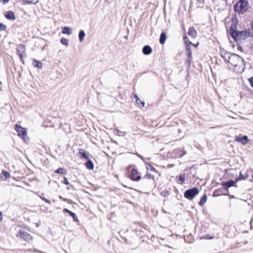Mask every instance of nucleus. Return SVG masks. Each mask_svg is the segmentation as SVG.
I'll list each match as a JSON object with an SVG mask.
<instances>
[{
  "instance_id": "nucleus-1",
  "label": "nucleus",
  "mask_w": 253,
  "mask_h": 253,
  "mask_svg": "<svg viewBox=\"0 0 253 253\" xmlns=\"http://www.w3.org/2000/svg\"><path fill=\"white\" fill-rule=\"evenodd\" d=\"M221 55L224 61L228 63L234 71L237 73H242L245 69L243 59L235 53L222 51Z\"/></svg>"
},
{
  "instance_id": "nucleus-2",
  "label": "nucleus",
  "mask_w": 253,
  "mask_h": 253,
  "mask_svg": "<svg viewBox=\"0 0 253 253\" xmlns=\"http://www.w3.org/2000/svg\"><path fill=\"white\" fill-rule=\"evenodd\" d=\"M230 34L233 38L237 42H241L247 38L251 36V33L247 31H236L234 30L232 28L230 30Z\"/></svg>"
},
{
  "instance_id": "nucleus-3",
  "label": "nucleus",
  "mask_w": 253,
  "mask_h": 253,
  "mask_svg": "<svg viewBox=\"0 0 253 253\" xmlns=\"http://www.w3.org/2000/svg\"><path fill=\"white\" fill-rule=\"evenodd\" d=\"M234 10L239 14L246 12L248 9V2L246 0H240L234 6Z\"/></svg>"
},
{
  "instance_id": "nucleus-4",
  "label": "nucleus",
  "mask_w": 253,
  "mask_h": 253,
  "mask_svg": "<svg viewBox=\"0 0 253 253\" xmlns=\"http://www.w3.org/2000/svg\"><path fill=\"white\" fill-rule=\"evenodd\" d=\"M15 129L18 133V135L21 137L25 143H28L29 142V138L28 136L26 129L17 124L15 125Z\"/></svg>"
},
{
  "instance_id": "nucleus-5",
  "label": "nucleus",
  "mask_w": 253,
  "mask_h": 253,
  "mask_svg": "<svg viewBox=\"0 0 253 253\" xmlns=\"http://www.w3.org/2000/svg\"><path fill=\"white\" fill-rule=\"evenodd\" d=\"M198 193V189L194 187L186 190L184 193V197L189 200H192Z\"/></svg>"
},
{
  "instance_id": "nucleus-6",
  "label": "nucleus",
  "mask_w": 253,
  "mask_h": 253,
  "mask_svg": "<svg viewBox=\"0 0 253 253\" xmlns=\"http://www.w3.org/2000/svg\"><path fill=\"white\" fill-rule=\"evenodd\" d=\"M17 236H19L20 238L28 242L31 241L33 239L32 236L30 234L21 231L19 232Z\"/></svg>"
},
{
  "instance_id": "nucleus-7",
  "label": "nucleus",
  "mask_w": 253,
  "mask_h": 253,
  "mask_svg": "<svg viewBox=\"0 0 253 253\" xmlns=\"http://www.w3.org/2000/svg\"><path fill=\"white\" fill-rule=\"evenodd\" d=\"M16 50L17 54L19 55L21 59L22 60L23 58L24 55L25 53L26 48L25 45L22 44L18 45L17 47Z\"/></svg>"
},
{
  "instance_id": "nucleus-8",
  "label": "nucleus",
  "mask_w": 253,
  "mask_h": 253,
  "mask_svg": "<svg viewBox=\"0 0 253 253\" xmlns=\"http://www.w3.org/2000/svg\"><path fill=\"white\" fill-rule=\"evenodd\" d=\"M130 178L132 180H139L141 178V174L136 169H132L130 174Z\"/></svg>"
},
{
  "instance_id": "nucleus-9",
  "label": "nucleus",
  "mask_w": 253,
  "mask_h": 253,
  "mask_svg": "<svg viewBox=\"0 0 253 253\" xmlns=\"http://www.w3.org/2000/svg\"><path fill=\"white\" fill-rule=\"evenodd\" d=\"M235 140L237 142L240 143L243 145H245L248 143L249 139L248 136L246 135L239 136L236 137Z\"/></svg>"
},
{
  "instance_id": "nucleus-10",
  "label": "nucleus",
  "mask_w": 253,
  "mask_h": 253,
  "mask_svg": "<svg viewBox=\"0 0 253 253\" xmlns=\"http://www.w3.org/2000/svg\"><path fill=\"white\" fill-rule=\"evenodd\" d=\"M5 17L9 20H14L15 19V16L14 13L11 11L5 12L4 13Z\"/></svg>"
},
{
  "instance_id": "nucleus-11",
  "label": "nucleus",
  "mask_w": 253,
  "mask_h": 253,
  "mask_svg": "<svg viewBox=\"0 0 253 253\" xmlns=\"http://www.w3.org/2000/svg\"><path fill=\"white\" fill-rule=\"evenodd\" d=\"M187 51V56L188 57V59H187V62L189 63V64H190L191 62V60L192 58V53L191 49L189 45L187 46L186 48Z\"/></svg>"
},
{
  "instance_id": "nucleus-12",
  "label": "nucleus",
  "mask_w": 253,
  "mask_h": 253,
  "mask_svg": "<svg viewBox=\"0 0 253 253\" xmlns=\"http://www.w3.org/2000/svg\"><path fill=\"white\" fill-rule=\"evenodd\" d=\"M235 181L229 180L226 182H223L222 183V186L226 187V188H228L231 186H236L234 185V183H235Z\"/></svg>"
},
{
  "instance_id": "nucleus-13",
  "label": "nucleus",
  "mask_w": 253,
  "mask_h": 253,
  "mask_svg": "<svg viewBox=\"0 0 253 253\" xmlns=\"http://www.w3.org/2000/svg\"><path fill=\"white\" fill-rule=\"evenodd\" d=\"M73 33L72 29L70 27H64L62 28V33L63 34H67L70 35Z\"/></svg>"
},
{
  "instance_id": "nucleus-14",
  "label": "nucleus",
  "mask_w": 253,
  "mask_h": 253,
  "mask_svg": "<svg viewBox=\"0 0 253 253\" xmlns=\"http://www.w3.org/2000/svg\"><path fill=\"white\" fill-rule=\"evenodd\" d=\"M151 47L149 45H145L143 48V53L145 55H149L152 53Z\"/></svg>"
},
{
  "instance_id": "nucleus-15",
  "label": "nucleus",
  "mask_w": 253,
  "mask_h": 253,
  "mask_svg": "<svg viewBox=\"0 0 253 253\" xmlns=\"http://www.w3.org/2000/svg\"><path fill=\"white\" fill-rule=\"evenodd\" d=\"M133 97L134 98V99H135V101H136V104L137 105V106L139 107H144V102L141 101L138 97V96L134 94V96H133Z\"/></svg>"
},
{
  "instance_id": "nucleus-16",
  "label": "nucleus",
  "mask_w": 253,
  "mask_h": 253,
  "mask_svg": "<svg viewBox=\"0 0 253 253\" xmlns=\"http://www.w3.org/2000/svg\"><path fill=\"white\" fill-rule=\"evenodd\" d=\"M188 34L192 38H195L197 36V32L193 27L189 28Z\"/></svg>"
},
{
  "instance_id": "nucleus-17",
  "label": "nucleus",
  "mask_w": 253,
  "mask_h": 253,
  "mask_svg": "<svg viewBox=\"0 0 253 253\" xmlns=\"http://www.w3.org/2000/svg\"><path fill=\"white\" fill-rule=\"evenodd\" d=\"M79 154L82 158H85V159H88V154L82 149L79 150Z\"/></svg>"
},
{
  "instance_id": "nucleus-18",
  "label": "nucleus",
  "mask_w": 253,
  "mask_h": 253,
  "mask_svg": "<svg viewBox=\"0 0 253 253\" xmlns=\"http://www.w3.org/2000/svg\"><path fill=\"white\" fill-rule=\"evenodd\" d=\"M87 169H93L94 168V165L90 160H88L85 164Z\"/></svg>"
},
{
  "instance_id": "nucleus-19",
  "label": "nucleus",
  "mask_w": 253,
  "mask_h": 253,
  "mask_svg": "<svg viewBox=\"0 0 253 253\" xmlns=\"http://www.w3.org/2000/svg\"><path fill=\"white\" fill-rule=\"evenodd\" d=\"M63 211H64V212H68V213L70 214V215L72 217H73V218H74L75 220H76V221H77V220H78V218H77V216H76V214H75V213H74V212H72L71 211H70L68 210V209H64V210H63Z\"/></svg>"
},
{
  "instance_id": "nucleus-20",
  "label": "nucleus",
  "mask_w": 253,
  "mask_h": 253,
  "mask_svg": "<svg viewBox=\"0 0 253 253\" xmlns=\"http://www.w3.org/2000/svg\"><path fill=\"white\" fill-rule=\"evenodd\" d=\"M166 39V35L165 33L163 32L160 35V42L163 44L165 42Z\"/></svg>"
},
{
  "instance_id": "nucleus-21",
  "label": "nucleus",
  "mask_w": 253,
  "mask_h": 253,
  "mask_svg": "<svg viewBox=\"0 0 253 253\" xmlns=\"http://www.w3.org/2000/svg\"><path fill=\"white\" fill-rule=\"evenodd\" d=\"M85 36V33L83 30H81L80 31L79 34V40L81 42H82L84 40Z\"/></svg>"
},
{
  "instance_id": "nucleus-22",
  "label": "nucleus",
  "mask_w": 253,
  "mask_h": 253,
  "mask_svg": "<svg viewBox=\"0 0 253 253\" xmlns=\"http://www.w3.org/2000/svg\"><path fill=\"white\" fill-rule=\"evenodd\" d=\"M207 200V197L206 195L205 194L204 195H203L202 197L201 200L199 203V205L203 206L205 204V203H206Z\"/></svg>"
},
{
  "instance_id": "nucleus-23",
  "label": "nucleus",
  "mask_w": 253,
  "mask_h": 253,
  "mask_svg": "<svg viewBox=\"0 0 253 253\" xmlns=\"http://www.w3.org/2000/svg\"><path fill=\"white\" fill-rule=\"evenodd\" d=\"M60 42L62 44L65 45L66 47L69 45V40L66 38H62L60 40Z\"/></svg>"
},
{
  "instance_id": "nucleus-24",
  "label": "nucleus",
  "mask_w": 253,
  "mask_h": 253,
  "mask_svg": "<svg viewBox=\"0 0 253 253\" xmlns=\"http://www.w3.org/2000/svg\"><path fill=\"white\" fill-rule=\"evenodd\" d=\"M34 63H35L34 64V66L38 69H41L42 67V64L41 62L35 60Z\"/></svg>"
},
{
  "instance_id": "nucleus-25",
  "label": "nucleus",
  "mask_w": 253,
  "mask_h": 253,
  "mask_svg": "<svg viewBox=\"0 0 253 253\" xmlns=\"http://www.w3.org/2000/svg\"><path fill=\"white\" fill-rule=\"evenodd\" d=\"M55 173L65 174L66 173V170L62 168H59L55 171Z\"/></svg>"
},
{
  "instance_id": "nucleus-26",
  "label": "nucleus",
  "mask_w": 253,
  "mask_h": 253,
  "mask_svg": "<svg viewBox=\"0 0 253 253\" xmlns=\"http://www.w3.org/2000/svg\"><path fill=\"white\" fill-rule=\"evenodd\" d=\"M198 4V7H202L204 6V0H196Z\"/></svg>"
},
{
  "instance_id": "nucleus-27",
  "label": "nucleus",
  "mask_w": 253,
  "mask_h": 253,
  "mask_svg": "<svg viewBox=\"0 0 253 253\" xmlns=\"http://www.w3.org/2000/svg\"><path fill=\"white\" fill-rule=\"evenodd\" d=\"M2 174L4 175L5 178H8L10 177V173L6 171H2Z\"/></svg>"
},
{
  "instance_id": "nucleus-28",
  "label": "nucleus",
  "mask_w": 253,
  "mask_h": 253,
  "mask_svg": "<svg viewBox=\"0 0 253 253\" xmlns=\"http://www.w3.org/2000/svg\"><path fill=\"white\" fill-rule=\"evenodd\" d=\"M246 178L245 177H243L241 173H240V175L239 177L236 178L235 179V182H237L238 180H242V179H245Z\"/></svg>"
},
{
  "instance_id": "nucleus-29",
  "label": "nucleus",
  "mask_w": 253,
  "mask_h": 253,
  "mask_svg": "<svg viewBox=\"0 0 253 253\" xmlns=\"http://www.w3.org/2000/svg\"><path fill=\"white\" fill-rule=\"evenodd\" d=\"M185 180V176L184 175H180L179 177V181H181L182 183H183Z\"/></svg>"
},
{
  "instance_id": "nucleus-30",
  "label": "nucleus",
  "mask_w": 253,
  "mask_h": 253,
  "mask_svg": "<svg viewBox=\"0 0 253 253\" xmlns=\"http://www.w3.org/2000/svg\"><path fill=\"white\" fill-rule=\"evenodd\" d=\"M146 168L147 169H150L152 171H154L155 170V168L149 164L146 165Z\"/></svg>"
},
{
  "instance_id": "nucleus-31",
  "label": "nucleus",
  "mask_w": 253,
  "mask_h": 253,
  "mask_svg": "<svg viewBox=\"0 0 253 253\" xmlns=\"http://www.w3.org/2000/svg\"><path fill=\"white\" fill-rule=\"evenodd\" d=\"M6 28V27L5 25H4L3 24L0 23V30L3 31L5 30Z\"/></svg>"
},
{
  "instance_id": "nucleus-32",
  "label": "nucleus",
  "mask_w": 253,
  "mask_h": 253,
  "mask_svg": "<svg viewBox=\"0 0 253 253\" xmlns=\"http://www.w3.org/2000/svg\"><path fill=\"white\" fill-rule=\"evenodd\" d=\"M249 81L251 84V85L252 87H253V77L250 78L249 79Z\"/></svg>"
},
{
  "instance_id": "nucleus-33",
  "label": "nucleus",
  "mask_w": 253,
  "mask_h": 253,
  "mask_svg": "<svg viewBox=\"0 0 253 253\" xmlns=\"http://www.w3.org/2000/svg\"><path fill=\"white\" fill-rule=\"evenodd\" d=\"M63 183L66 185L69 184V182L68 181L67 178H66L65 177L64 178Z\"/></svg>"
},
{
  "instance_id": "nucleus-34",
  "label": "nucleus",
  "mask_w": 253,
  "mask_h": 253,
  "mask_svg": "<svg viewBox=\"0 0 253 253\" xmlns=\"http://www.w3.org/2000/svg\"><path fill=\"white\" fill-rule=\"evenodd\" d=\"M184 42L187 44V46L188 45L187 44H188V42L189 43V42L188 41L187 37L186 36L184 37Z\"/></svg>"
},
{
  "instance_id": "nucleus-35",
  "label": "nucleus",
  "mask_w": 253,
  "mask_h": 253,
  "mask_svg": "<svg viewBox=\"0 0 253 253\" xmlns=\"http://www.w3.org/2000/svg\"><path fill=\"white\" fill-rule=\"evenodd\" d=\"M42 199L45 202L48 203V204H50V202L49 200H48V199L45 198H42Z\"/></svg>"
},
{
  "instance_id": "nucleus-36",
  "label": "nucleus",
  "mask_w": 253,
  "mask_h": 253,
  "mask_svg": "<svg viewBox=\"0 0 253 253\" xmlns=\"http://www.w3.org/2000/svg\"><path fill=\"white\" fill-rule=\"evenodd\" d=\"M181 153L179 154V157L183 156L184 154H186V152L185 151H183V152L180 151Z\"/></svg>"
},
{
  "instance_id": "nucleus-37",
  "label": "nucleus",
  "mask_w": 253,
  "mask_h": 253,
  "mask_svg": "<svg viewBox=\"0 0 253 253\" xmlns=\"http://www.w3.org/2000/svg\"><path fill=\"white\" fill-rule=\"evenodd\" d=\"M189 44H192V45H193V46H194L195 47H197V46H198V44H199V43H196V44H193V43H192V42H189Z\"/></svg>"
},
{
  "instance_id": "nucleus-38",
  "label": "nucleus",
  "mask_w": 253,
  "mask_h": 253,
  "mask_svg": "<svg viewBox=\"0 0 253 253\" xmlns=\"http://www.w3.org/2000/svg\"><path fill=\"white\" fill-rule=\"evenodd\" d=\"M9 0H1V1L3 2V4H5L7 3Z\"/></svg>"
},
{
  "instance_id": "nucleus-39",
  "label": "nucleus",
  "mask_w": 253,
  "mask_h": 253,
  "mask_svg": "<svg viewBox=\"0 0 253 253\" xmlns=\"http://www.w3.org/2000/svg\"><path fill=\"white\" fill-rule=\"evenodd\" d=\"M2 219V213L0 211V221H1Z\"/></svg>"
},
{
  "instance_id": "nucleus-40",
  "label": "nucleus",
  "mask_w": 253,
  "mask_h": 253,
  "mask_svg": "<svg viewBox=\"0 0 253 253\" xmlns=\"http://www.w3.org/2000/svg\"><path fill=\"white\" fill-rule=\"evenodd\" d=\"M147 176H148V178H153V176L151 175L150 174H147Z\"/></svg>"
},
{
  "instance_id": "nucleus-41",
  "label": "nucleus",
  "mask_w": 253,
  "mask_h": 253,
  "mask_svg": "<svg viewBox=\"0 0 253 253\" xmlns=\"http://www.w3.org/2000/svg\"><path fill=\"white\" fill-rule=\"evenodd\" d=\"M27 1H28V3H29L33 2L32 0H27Z\"/></svg>"
},
{
  "instance_id": "nucleus-42",
  "label": "nucleus",
  "mask_w": 253,
  "mask_h": 253,
  "mask_svg": "<svg viewBox=\"0 0 253 253\" xmlns=\"http://www.w3.org/2000/svg\"><path fill=\"white\" fill-rule=\"evenodd\" d=\"M37 2H38V0H37V1H36V2H33V3H34V4H35V3H37Z\"/></svg>"
}]
</instances>
